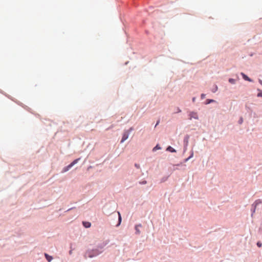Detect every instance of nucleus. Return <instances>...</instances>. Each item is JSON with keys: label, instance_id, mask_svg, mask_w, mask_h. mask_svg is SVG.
<instances>
[{"label": "nucleus", "instance_id": "nucleus-1", "mask_svg": "<svg viewBox=\"0 0 262 262\" xmlns=\"http://www.w3.org/2000/svg\"><path fill=\"white\" fill-rule=\"evenodd\" d=\"M80 158H78L74 160L70 164L68 165L67 166L64 167L62 169V172H65L68 171L72 167H73L74 165L77 164L78 162L80 160Z\"/></svg>", "mask_w": 262, "mask_h": 262}, {"label": "nucleus", "instance_id": "nucleus-2", "mask_svg": "<svg viewBox=\"0 0 262 262\" xmlns=\"http://www.w3.org/2000/svg\"><path fill=\"white\" fill-rule=\"evenodd\" d=\"M97 255V250L95 251H88L85 253V257H93L94 256H96Z\"/></svg>", "mask_w": 262, "mask_h": 262}, {"label": "nucleus", "instance_id": "nucleus-3", "mask_svg": "<svg viewBox=\"0 0 262 262\" xmlns=\"http://www.w3.org/2000/svg\"><path fill=\"white\" fill-rule=\"evenodd\" d=\"M189 119L191 120L192 118H194L195 119H198V115L196 113L191 112L189 113Z\"/></svg>", "mask_w": 262, "mask_h": 262}, {"label": "nucleus", "instance_id": "nucleus-4", "mask_svg": "<svg viewBox=\"0 0 262 262\" xmlns=\"http://www.w3.org/2000/svg\"><path fill=\"white\" fill-rule=\"evenodd\" d=\"M128 136H129L128 131L125 132L123 135L121 142L122 143L124 141H125L128 138Z\"/></svg>", "mask_w": 262, "mask_h": 262}, {"label": "nucleus", "instance_id": "nucleus-5", "mask_svg": "<svg viewBox=\"0 0 262 262\" xmlns=\"http://www.w3.org/2000/svg\"><path fill=\"white\" fill-rule=\"evenodd\" d=\"M82 224H83V226L85 228H89L91 226V223H90L89 222H83Z\"/></svg>", "mask_w": 262, "mask_h": 262}, {"label": "nucleus", "instance_id": "nucleus-6", "mask_svg": "<svg viewBox=\"0 0 262 262\" xmlns=\"http://www.w3.org/2000/svg\"><path fill=\"white\" fill-rule=\"evenodd\" d=\"M45 256L48 262L51 261V260L53 259V257L51 256L46 253L45 254Z\"/></svg>", "mask_w": 262, "mask_h": 262}, {"label": "nucleus", "instance_id": "nucleus-7", "mask_svg": "<svg viewBox=\"0 0 262 262\" xmlns=\"http://www.w3.org/2000/svg\"><path fill=\"white\" fill-rule=\"evenodd\" d=\"M241 75H242L243 78L245 80H247V81H251V79L247 75H246L245 74H244L243 73H242Z\"/></svg>", "mask_w": 262, "mask_h": 262}, {"label": "nucleus", "instance_id": "nucleus-8", "mask_svg": "<svg viewBox=\"0 0 262 262\" xmlns=\"http://www.w3.org/2000/svg\"><path fill=\"white\" fill-rule=\"evenodd\" d=\"M166 150L169 151L171 152H176V150L174 149H173L172 147H171L170 146H169L167 148Z\"/></svg>", "mask_w": 262, "mask_h": 262}, {"label": "nucleus", "instance_id": "nucleus-9", "mask_svg": "<svg viewBox=\"0 0 262 262\" xmlns=\"http://www.w3.org/2000/svg\"><path fill=\"white\" fill-rule=\"evenodd\" d=\"M141 225H136V227H135V230H136V232L137 234H140V230L139 229V227H141Z\"/></svg>", "mask_w": 262, "mask_h": 262}, {"label": "nucleus", "instance_id": "nucleus-10", "mask_svg": "<svg viewBox=\"0 0 262 262\" xmlns=\"http://www.w3.org/2000/svg\"><path fill=\"white\" fill-rule=\"evenodd\" d=\"M161 149V147L160 146H159V145H157L152 149V150L154 151H156V150H158V149Z\"/></svg>", "mask_w": 262, "mask_h": 262}, {"label": "nucleus", "instance_id": "nucleus-11", "mask_svg": "<svg viewBox=\"0 0 262 262\" xmlns=\"http://www.w3.org/2000/svg\"><path fill=\"white\" fill-rule=\"evenodd\" d=\"M215 101L213 99H207L206 100V104H209L211 102H214Z\"/></svg>", "mask_w": 262, "mask_h": 262}, {"label": "nucleus", "instance_id": "nucleus-12", "mask_svg": "<svg viewBox=\"0 0 262 262\" xmlns=\"http://www.w3.org/2000/svg\"><path fill=\"white\" fill-rule=\"evenodd\" d=\"M229 82L230 83H232V84H234V83H235V79H234L230 78V79H229Z\"/></svg>", "mask_w": 262, "mask_h": 262}, {"label": "nucleus", "instance_id": "nucleus-13", "mask_svg": "<svg viewBox=\"0 0 262 262\" xmlns=\"http://www.w3.org/2000/svg\"><path fill=\"white\" fill-rule=\"evenodd\" d=\"M261 201L260 200H257L255 202V205L256 206L258 204L261 203Z\"/></svg>", "mask_w": 262, "mask_h": 262}, {"label": "nucleus", "instance_id": "nucleus-14", "mask_svg": "<svg viewBox=\"0 0 262 262\" xmlns=\"http://www.w3.org/2000/svg\"><path fill=\"white\" fill-rule=\"evenodd\" d=\"M118 214H119V224H120L121 223V215L119 212H118Z\"/></svg>", "mask_w": 262, "mask_h": 262}, {"label": "nucleus", "instance_id": "nucleus-15", "mask_svg": "<svg viewBox=\"0 0 262 262\" xmlns=\"http://www.w3.org/2000/svg\"><path fill=\"white\" fill-rule=\"evenodd\" d=\"M139 183L140 184L143 185V184H146L147 183V182H146V181H143L140 182Z\"/></svg>", "mask_w": 262, "mask_h": 262}, {"label": "nucleus", "instance_id": "nucleus-16", "mask_svg": "<svg viewBox=\"0 0 262 262\" xmlns=\"http://www.w3.org/2000/svg\"><path fill=\"white\" fill-rule=\"evenodd\" d=\"M257 245L258 247H261L262 246V244L260 242H258L257 243Z\"/></svg>", "mask_w": 262, "mask_h": 262}, {"label": "nucleus", "instance_id": "nucleus-17", "mask_svg": "<svg viewBox=\"0 0 262 262\" xmlns=\"http://www.w3.org/2000/svg\"><path fill=\"white\" fill-rule=\"evenodd\" d=\"M135 166L136 167H137V168H140V165L138 164H135Z\"/></svg>", "mask_w": 262, "mask_h": 262}, {"label": "nucleus", "instance_id": "nucleus-18", "mask_svg": "<svg viewBox=\"0 0 262 262\" xmlns=\"http://www.w3.org/2000/svg\"><path fill=\"white\" fill-rule=\"evenodd\" d=\"M257 96H258V97H262V92H261V93H259L257 94Z\"/></svg>", "mask_w": 262, "mask_h": 262}, {"label": "nucleus", "instance_id": "nucleus-19", "mask_svg": "<svg viewBox=\"0 0 262 262\" xmlns=\"http://www.w3.org/2000/svg\"><path fill=\"white\" fill-rule=\"evenodd\" d=\"M205 94H202L201 95V98H202V99H204V98H205Z\"/></svg>", "mask_w": 262, "mask_h": 262}, {"label": "nucleus", "instance_id": "nucleus-20", "mask_svg": "<svg viewBox=\"0 0 262 262\" xmlns=\"http://www.w3.org/2000/svg\"><path fill=\"white\" fill-rule=\"evenodd\" d=\"M181 112V110L179 107H178V108H177V113H180V112Z\"/></svg>", "mask_w": 262, "mask_h": 262}, {"label": "nucleus", "instance_id": "nucleus-21", "mask_svg": "<svg viewBox=\"0 0 262 262\" xmlns=\"http://www.w3.org/2000/svg\"><path fill=\"white\" fill-rule=\"evenodd\" d=\"M239 123H242L243 122V119L241 118L239 121Z\"/></svg>", "mask_w": 262, "mask_h": 262}, {"label": "nucleus", "instance_id": "nucleus-22", "mask_svg": "<svg viewBox=\"0 0 262 262\" xmlns=\"http://www.w3.org/2000/svg\"><path fill=\"white\" fill-rule=\"evenodd\" d=\"M159 123H160V120H158V121H157V122L156 124V126L157 125H158L159 124Z\"/></svg>", "mask_w": 262, "mask_h": 262}, {"label": "nucleus", "instance_id": "nucleus-23", "mask_svg": "<svg viewBox=\"0 0 262 262\" xmlns=\"http://www.w3.org/2000/svg\"><path fill=\"white\" fill-rule=\"evenodd\" d=\"M259 82H260V83L262 85V80H259Z\"/></svg>", "mask_w": 262, "mask_h": 262}, {"label": "nucleus", "instance_id": "nucleus-24", "mask_svg": "<svg viewBox=\"0 0 262 262\" xmlns=\"http://www.w3.org/2000/svg\"><path fill=\"white\" fill-rule=\"evenodd\" d=\"M192 101H193V102L195 101V98H193L192 99Z\"/></svg>", "mask_w": 262, "mask_h": 262}, {"label": "nucleus", "instance_id": "nucleus-25", "mask_svg": "<svg viewBox=\"0 0 262 262\" xmlns=\"http://www.w3.org/2000/svg\"><path fill=\"white\" fill-rule=\"evenodd\" d=\"M70 254H72V251H70Z\"/></svg>", "mask_w": 262, "mask_h": 262}]
</instances>
